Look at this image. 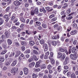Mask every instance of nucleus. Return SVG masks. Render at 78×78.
<instances>
[{"label": "nucleus", "instance_id": "obj_63", "mask_svg": "<svg viewBox=\"0 0 78 78\" xmlns=\"http://www.w3.org/2000/svg\"><path fill=\"white\" fill-rule=\"evenodd\" d=\"M52 39H57V37L56 36H54L52 37Z\"/></svg>", "mask_w": 78, "mask_h": 78}, {"label": "nucleus", "instance_id": "obj_28", "mask_svg": "<svg viewBox=\"0 0 78 78\" xmlns=\"http://www.w3.org/2000/svg\"><path fill=\"white\" fill-rule=\"evenodd\" d=\"M71 76L72 78H76L75 74V73H73L71 75Z\"/></svg>", "mask_w": 78, "mask_h": 78}, {"label": "nucleus", "instance_id": "obj_44", "mask_svg": "<svg viewBox=\"0 0 78 78\" xmlns=\"http://www.w3.org/2000/svg\"><path fill=\"white\" fill-rule=\"evenodd\" d=\"M24 25H25V24H24V23H22L21 24V26H20V27L21 28H22V29H23V27L24 26Z\"/></svg>", "mask_w": 78, "mask_h": 78}, {"label": "nucleus", "instance_id": "obj_7", "mask_svg": "<svg viewBox=\"0 0 78 78\" xmlns=\"http://www.w3.org/2000/svg\"><path fill=\"white\" fill-rule=\"evenodd\" d=\"M77 33V30H72L70 33L71 35H75V34H76Z\"/></svg>", "mask_w": 78, "mask_h": 78}, {"label": "nucleus", "instance_id": "obj_29", "mask_svg": "<svg viewBox=\"0 0 78 78\" xmlns=\"http://www.w3.org/2000/svg\"><path fill=\"white\" fill-rule=\"evenodd\" d=\"M17 55H16L15 56V57H17V56H19V55H20L21 53L20 52V51H17Z\"/></svg>", "mask_w": 78, "mask_h": 78}, {"label": "nucleus", "instance_id": "obj_32", "mask_svg": "<svg viewBox=\"0 0 78 78\" xmlns=\"http://www.w3.org/2000/svg\"><path fill=\"white\" fill-rule=\"evenodd\" d=\"M12 28L13 30H16V29H17L18 28H19V27H16L15 26H13L12 27Z\"/></svg>", "mask_w": 78, "mask_h": 78}, {"label": "nucleus", "instance_id": "obj_40", "mask_svg": "<svg viewBox=\"0 0 78 78\" xmlns=\"http://www.w3.org/2000/svg\"><path fill=\"white\" fill-rule=\"evenodd\" d=\"M55 15L54 14H53L52 15H51L50 16H49V18L50 19H51V18H53V17H54Z\"/></svg>", "mask_w": 78, "mask_h": 78}, {"label": "nucleus", "instance_id": "obj_61", "mask_svg": "<svg viewBox=\"0 0 78 78\" xmlns=\"http://www.w3.org/2000/svg\"><path fill=\"white\" fill-rule=\"evenodd\" d=\"M21 49L23 51H24V50H25V46H22L21 47Z\"/></svg>", "mask_w": 78, "mask_h": 78}, {"label": "nucleus", "instance_id": "obj_4", "mask_svg": "<svg viewBox=\"0 0 78 78\" xmlns=\"http://www.w3.org/2000/svg\"><path fill=\"white\" fill-rule=\"evenodd\" d=\"M14 5L15 6H19L20 5V3L18 0H16L14 2Z\"/></svg>", "mask_w": 78, "mask_h": 78}, {"label": "nucleus", "instance_id": "obj_23", "mask_svg": "<svg viewBox=\"0 0 78 78\" xmlns=\"http://www.w3.org/2000/svg\"><path fill=\"white\" fill-rule=\"evenodd\" d=\"M8 51L7 50H6V49H5L4 50H3L2 52L1 53V55H5L6 53Z\"/></svg>", "mask_w": 78, "mask_h": 78}, {"label": "nucleus", "instance_id": "obj_55", "mask_svg": "<svg viewBox=\"0 0 78 78\" xmlns=\"http://www.w3.org/2000/svg\"><path fill=\"white\" fill-rule=\"evenodd\" d=\"M51 2H50L49 3V5L50 6H51V5H53V2H53V0H51Z\"/></svg>", "mask_w": 78, "mask_h": 78}, {"label": "nucleus", "instance_id": "obj_14", "mask_svg": "<svg viewBox=\"0 0 78 78\" xmlns=\"http://www.w3.org/2000/svg\"><path fill=\"white\" fill-rule=\"evenodd\" d=\"M58 57L59 58H62V54L60 52H58Z\"/></svg>", "mask_w": 78, "mask_h": 78}, {"label": "nucleus", "instance_id": "obj_3", "mask_svg": "<svg viewBox=\"0 0 78 78\" xmlns=\"http://www.w3.org/2000/svg\"><path fill=\"white\" fill-rule=\"evenodd\" d=\"M76 55H75V54H71L70 55V57L73 59H76Z\"/></svg>", "mask_w": 78, "mask_h": 78}, {"label": "nucleus", "instance_id": "obj_51", "mask_svg": "<svg viewBox=\"0 0 78 78\" xmlns=\"http://www.w3.org/2000/svg\"><path fill=\"white\" fill-rule=\"evenodd\" d=\"M31 14L32 15H34L35 13H34V11H33V10H31L30 12Z\"/></svg>", "mask_w": 78, "mask_h": 78}, {"label": "nucleus", "instance_id": "obj_34", "mask_svg": "<svg viewBox=\"0 0 78 78\" xmlns=\"http://www.w3.org/2000/svg\"><path fill=\"white\" fill-rule=\"evenodd\" d=\"M40 44H44V40H41L40 41Z\"/></svg>", "mask_w": 78, "mask_h": 78}, {"label": "nucleus", "instance_id": "obj_59", "mask_svg": "<svg viewBox=\"0 0 78 78\" xmlns=\"http://www.w3.org/2000/svg\"><path fill=\"white\" fill-rule=\"evenodd\" d=\"M32 60H33V59L31 58H30L28 60V62H31L32 61Z\"/></svg>", "mask_w": 78, "mask_h": 78}, {"label": "nucleus", "instance_id": "obj_8", "mask_svg": "<svg viewBox=\"0 0 78 78\" xmlns=\"http://www.w3.org/2000/svg\"><path fill=\"white\" fill-rule=\"evenodd\" d=\"M4 18L6 19L5 20L6 22H8L9 20V16L8 15H5L3 16Z\"/></svg>", "mask_w": 78, "mask_h": 78}, {"label": "nucleus", "instance_id": "obj_33", "mask_svg": "<svg viewBox=\"0 0 78 78\" xmlns=\"http://www.w3.org/2000/svg\"><path fill=\"white\" fill-rule=\"evenodd\" d=\"M60 39L62 42H64V40L65 39V37L62 36L61 37Z\"/></svg>", "mask_w": 78, "mask_h": 78}, {"label": "nucleus", "instance_id": "obj_56", "mask_svg": "<svg viewBox=\"0 0 78 78\" xmlns=\"http://www.w3.org/2000/svg\"><path fill=\"white\" fill-rule=\"evenodd\" d=\"M56 19H57V18H54L51 19V20H52V21L53 22L54 21H55V20H56Z\"/></svg>", "mask_w": 78, "mask_h": 78}, {"label": "nucleus", "instance_id": "obj_48", "mask_svg": "<svg viewBox=\"0 0 78 78\" xmlns=\"http://www.w3.org/2000/svg\"><path fill=\"white\" fill-rule=\"evenodd\" d=\"M48 70H50V69H51V66L50 65H48Z\"/></svg>", "mask_w": 78, "mask_h": 78}, {"label": "nucleus", "instance_id": "obj_54", "mask_svg": "<svg viewBox=\"0 0 78 78\" xmlns=\"http://www.w3.org/2000/svg\"><path fill=\"white\" fill-rule=\"evenodd\" d=\"M40 65L36 63V65H35V67H37V68L39 67H40Z\"/></svg>", "mask_w": 78, "mask_h": 78}, {"label": "nucleus", "instance_id": "obj_24", "mask_svg": "<svg viewBox=\"0 0 78 78\" xmlns=\"http://www.w3.org/2000/svg\"><path fill=\"white\" fill-rule=\"evenodd\" d=\"M21 44L23 45H26L27 44V42L23 41H21Z\"/></svg>", "mask_w": 78, "mask_h": 78}, {"label": "nucleus", "instance_id": "obj_10", "mask_svg": "<svg viewBox=\"0 0 78 78\" xmlns=\"http://www.w3.org/2000/svg\"><path fill=\"white\" fill-rule=\"evenodd\" d=\"M41 69H46L47 66H46V65L43 64L41 66Z\"/></svg>", "mask_w": 78, "mask_h": 78}, {"label": "nucleus", "instance_id": "obj_38", "mask_svg": "<svg viewBox=\"0 0 78 78\" xmlns=\"http://www.w3.org/2000/svg\"><path fill=\"white\" fill-rule=\"evenodd\" d=\"M65 61L68 62H69V58L68 57H66L65 58Z\"/></svg>", "mask_w": 78, "mask_h": 78}, {"label": "nucleus", "instance_id": "obj_18", "mask_svg": "<svg viewBox=\"0 0 78 78\" xmlns=\"http://www.w3.org/2000/svg\"><path fill=\"white\" fill-rule=\"evenodd\" d=\"M14 45L16 46V47H20V44L18 42H15L14 43Z\"/></svg>", "mask_w": 78, "mask_h": 78}, {"label": "nucleus", "instance_id": "obj_2", "mask_svg": "<svg viewBox=\"0 0 78 78\" xmlns=\"http://www.w3.org/2000/svg\"><path fill=\"white\" fill-rule=\"evenodd\" d=\"M59 51L61 52H65L66 53L67 55H68V51L66 48H65L64 49L63 48H60L59 49Z\"/></svg>", "mask_w": 78, "mask_h": 78}, {"label": "nucleus", "instance_id": "obj_36", "mask_svg": "<svg viewBox=\"0 0 78 78\" xmlns=\"http://www.w3.org/2000/svg\"><path fill=\"white\" fill-rule=\"evenodd\" d=\"M50 60H51V64L53 65L55 64V60H54V59H53V58H51V59H50Z\"/></svg>", "mask_w": 78, "mask_h": 78}, {"label": "nucleus", "instance_id": "obj_43", "mask_svg": "<svg viewBox=\"0 0 78 78\" xmlns=\"http://www.w3.org/2000/svg\"><path fill=\"white\" fill-rule=\"evenodd\" d=\"M77 44V40H75L73 42V44L74 45H76Z\"/></svg>", "mask_w": 78, "mask_h": 78}, {"label": "nucleus", "instance_id": "obj_30", "mask_svg": "<svg viewBox=\"0 0 78 78\" xmlns=\"http://www.w3.org/2000/svg\"><path fill=\"white\" fill-rule=\"evenodd\" d=\"M14 55H15V52H13V53H12L9 55V58H11V57H12V56H14Z\"/></svg>", "mask_w": 78, "mask_h": 78}, {"label": "nucleus", "instance_id": "obj_47", "mask_svg": "<svg viewBox=\"0 0 78 78\" xmlns=\"http://www.w3.org/2000/svg\"><path fill=\"white\" fill-rule=\"evenodd\" d=\"M64 68L65 70L69 69V67H68V66H64Z\"/></svg>", "mask_w": 78, "mask_h": 78}, {"label": "nucleus", "instance_id": "obj_5", "mask_svg": "<svg viewBox=\"0 0 78 78\" xmlns=\"http://www.w3.org/2000/svg\"><path fill=\"white\" fill-rule=\"evenodd\" d=\"M76 50L75 48H73L72 49V53H74L75 55H77V53L76 52Z\"/></svg>", "mask_w": 78, "mask_h": 78}, {"label": "nucleus", "instance_id": "obj_60", "mask_svg": "<svg viewBox=\"0 0 78 78\" xmlns=\"http://www.w3.org/2000/svg\"><path fill=\"white\" fill-rule=\"evenodd\" d=\"M68 63H69V62L65 60L63 63V64L64 65H66V64H67Z\"/></svg>", "mask_w": 78, "mask_h": 78}, {"label": "nucleus", "instance_id": "obj_1", "mask_svg": "<svg viewBox=\"0 0 78 78\" xmlns=\"http://www.w3.org/2000/svg\"><path fill=\"white\" fill-rule=\"evenodd\" d=\"M17 70H18V68L17 67L12 68L11 69V72L12 75H16V72H17Z\"/></svg>", "mask_w": 78, "mask_h": 78}, {"label": "nucleus", "instance_id": "obj_41", "mask_svg": "<svg viewBox=\"0 0 78 78\" xmlns=\"http://www.w3.org/2000/svg\"><path fill=\"white\" fill-rule=\"evenodd\" d=\"M73 27L74 28H76L77 27V24L75 23H74L73 24Z\"/></svg>", "mask_w": 78, "mask_h": 78}, {"label": "nucleus", "instance_id": "obj_11", "mask_svg": "<svg viewBox=\"0 0 78 78\" xmlns=\"http://www.w3.org/2000/svg\"><path fill=\"white\" fill-rule=\"evenodd\" d=\"M32 60H34V61H37L38 58H37L36 56L35 55H33L32 57Z\"/></svg>", "mask_w": 78, "mask_h": 78}, {"label": "nucleus", "instance_id": "obj_64", "mask_svg": "<svg viewBox=\"0 0 78 78\" xmlns=\"http://www.w3.org/2000/svg\"><path fill=\"white\" fill-rule=\"evenodd\" d=\"M61 28H62V27H61V26L58 27L57 28L58 31H59V30H61Z\"/></svg>", "mask_w": 78, "mask_h": 78}, {"label": "nucleus", "instance_id": "obj_37", "mask_svg": "<svg viewBox=\"0 0 78 78\" xmlns=\"http://www.w3.org/2000/svg\"><path fill=\"white\" fill-rule=\"evenodd\" d=\"M39 76L41 77V76H43L44 75V73H40L38 74Z\"/></svg>", "mask_w": 78, "mask_h": 78}, {"label": "nucleus", "instance_id": "obj_26", "mask_svg": "<svg viewBox=\"0 0 78 78\" xmlns=\"http://www.w3.org/2000/svg\"><path fill=\"white\" fill-rule=\"evenodd\" d=\"M33 53L35 55H38V52H37V51L36 50H34L33 51Z\"/></svg>", "mask_w": 78, "mask_h": 78}, {"label": "nucleus", "instance_id": "obj_25", "mask_svg": "<svg viewBox=\"0 0 78 78\" xmlns=\"http://www.w3.org/2000/svg\"><path fill=\"white\" fill-rule=\"evenodd\" d=\"M20 19L21 21V22H22L24 23L25 22V20L23 18V17L22 18H20Z\"/></svg>", "mask_w": 78, "mask_h": 78}, {"label": "nucleus", "instance_id": "obj_15", "mask_svg": "<svg viewBox=\"0 0 78 78\" xmlns=\"http://www.w3.org/2000/svg\"><path fill=\"white\" fill-rule=\"evenodd\" d=\"M17 64V60H15L11 64L12 66H16V64Z\"/></svg>", "mask_w": 78, "mask_h": 78}, {"label": "nucleus", "instance_id": "obj_17", "mask_svg": "<svg viewBox=\"0 0 78 78\" xmlns=\"http://www.w3.org/2000/svg\"><path fill=\"white\" fill-rule=\"evenodd\" d=\"M51 44L54 46H56L57 44V42L55 41H51Z\"/></svg>", "mask_w": 78, "mask_h": 78}, {"label": "nucleus", "instance_id": "obj_50", "mask_svg": "<svg viewBox=\"0 0 78 78\" xmlns=\"http://www.w3.org/2000/svg\"><path fill=\"white\" fill-rule=\"evenodd\" d=\"M5 65L6 66H8L10 65V63L9 62H7L5 63Z\"/></svg>", "mask_w": 78, "mask_h": 78}, {"label": "nucleus", "instance_id": "obj_6", "mask_svg": "<svg viewBox=\"0 0 78 78\" xmlns=\"http://www.w3.org/2000/svg\"><path fill=\"white\" fill-rule=\"evenodd\" d=\"M24 74L25 75H27L29 73L28 69V68H24Z\"/></svg>", "mask_w": 78, "mask_h": 78}, {"label": "nucleus", "instance_id": "obj_16", "mask_svg": "<svg viewBox=\"0 0 78 78\" xmlns=\"http://www.w3.org/2000/svg\"><path fill=\"white\" fill-rule=\"evenodd\" d=\"M34 12L35 14H38L39 13V9H35L34 10Z\"/></svg>", "mask_w": 78, "mask_h": 78}, {"label": "nucleus", "instance_id": "obj_46", "mask_svg": "<svg viewBox=\"0 0 78 78\" xmlns=\"http://www.w3.org/2000/svg\"><path fill=\"white\" fill-rule=\"evenodd\" d=\"M33 20H30V22H29V24L30 25H33Z\"/></svg>", "mask_w": 78, "mask_h": 78}, {"label": "nucleus", "instance_id": "obj_19", "mask_svg": "<svg viewBox=\"0 0 78 78\" xmlns=\"http://www.w3.org/2000/svg\"><path fill=\"white\" fill-rule=\"evenodd\" d=\"M16 15L15 14H13L12 16L11 20H14L15 18L16 17Z\"/></svg>", "mask_w": 78, "mask_h": 78}, {"label": "nucleus", "instance_id": "obj_45", "mask_svg": "<svg viewBox=\"0 0 78 78\" xmlns=\"http://www.w3.org/2000/svg\"><path fill=\"white\" fill-rule=\"evenodd\" d=\"M65 58H66V55L64 54H63V56L62 57V59H65Z\"/></svg>", "mask_w": 78, "mask_h": 78}, {"label": "nucleus", "instance_id": "obj_9", "mask_svg": "<svg viewBox=\"0 0 78 78\" xmlns=\"http://www.w3.org/2000/svg\"><path fill=\"white\" fill-rule=\"evenodd\" d=\"M34 65H35V63L34 62H32L29 64V67L30 68H32L34 66Z\"/></svg>", "mask_w": 78, "mask_h": 78}, {"label": "nucleus", "instance_id": "obj_31", "mask_svg": "<svg viewBox=\"0 0 78 78\" xmlns=\"http://www.w3.org/2000/svg\"><path fill=\"white\" fill-rule=\"evenodd\" d=\"M42 26L44 28H47V25L45 23H43V24L42 25Z\"/></svg>", "mask_w": 78, "mask_h": 78}, {"label": "nucleus", "instance_id": "obj_42", "mask_svg": "<svg viewBox=\"0 0 78 78\" xmlns=\"http://www.w3.org/2000/svg\"><path fill=\"white\" fill-rule=\"evenodd\" d=\"M32 76H33V78H37V76L36 75V74H33Z\"/></svg>", "mask_w": 78, "mask_h": 78}, {"label": "nucleus", "instance_id": "obj_58", "mask_svg": "<svg viewBox=\"0 0 78 78\" xmlns=\"http://www.w3.org/2000/svg\"><path fill=\"white\" fill-rule=\"evenodd\" d=\"M42 9H43V12L44 13H46L47 12L46 11V10H45V9H44V8L42 7Z\"/></svg>", "mask_w": 78, "mask_h": 78}, {"label": "nucleus", "instance_id": "obj_12", "mask_svg": "<svg viewBox=\"0 0 78 78\" xmlns=\"http://www.w3.org/2000/svg\"><path fill=\"white\" fill-rule=\"evenodd\" d=\"M7 41L8 44L9 45H11V44H12V41H11V40L10 39H8Z\"/></svg>", "mask_w": 78, "mask_h": 78}, {"label": "nucleus", "instance_id": "obj_20", "mask_svg": "<svg viewBox=\"0 0 78 78\" xmlns=\"http://www.w3.org/2000/svg\"><path fill=\"white\" fill-rule=\"evenodd\" d=\"M5 34L7 37H9V33L8 31L5 32Z\"/></svg>", "mask_w": 78, "mask_h": 78}, {"label": "nucleus", "instance_id": "obj_62", "mask_svg": "<svg viewBox=\"0 0 78 78\" xmlns=\"http://www.w3.org/2000/svg\"><path fill=\"white\" fill-rule=\"evenodd\" d=\"M22 17H23V13H21L20 14V16H19V18H22Z\"/></svg>", "mask_w": 78, "mask_h": 78}, {"label": "nucleus", "instance_id": "obj_27", "mask_svg": "<svg viewBox=\"0 0 78 78\" xmlns=\"http://www.w3.org/2000/svg\"><path fill=\"white\" fill-rule=\"evenodd\" d=\"M61 66H59L57 68V71H58V72H60L61 70Z\"/></svg>", "mask_w": 78, "mask_h": 78}, {"label": "nucleus", "instance_id": "obj_22", "mask_svg": "<svg viewBox=\"0 0 78 78\" xmlns=\"http://www.w3.org/2000/svg\"><path fill=\"white\" fill-rule=\"evenodd\" d=\"M0 61L1 62H4V61H5V58H4V57L0 56Z\"/></svg>", "mask_w": 78, "mask_h": 78}, {"label": "nucleus", "instance_id": "obj_49", "mask_svg": "<svg viewBox=\"0 0 78 78\" xmlns=\"http://www.w3.org/2000/svg\"><path fill=\"white\" fill-rule=\"evenodd\" d=\"M44 59H48V56L45 55L44 56Z\"/></svg>", "mask_w": 78, "mask_h": 78}, {"label": "nucleus", "instance_id": "obj_13", "mask_svg": "<svg viewBox=\"0 0 78 78\" xmlns=\"http://www.w3.org/2000/svg\"><path fill=\"white\" fill-rule=\"evenodd\" d=\"M29 45L30 46H33L34 45V42L33 41H29Z\"/></svg>", "mask_w": 78, "mask_h": 78}, {"label": "nucleus", "instance_id": "obj_21", "mask_svg": "<svg viewBox=\"0 0 78 78\" xmlns=\"http://www.w3.org/2000/svg\"><path fill=\"white\" fill-rule=\"evenodd\" d=\"M53 56V53L52 52H51L50 53V55L49 57V59H51V58H52Z\"/></svg>", "mask_w": 78, "mask_h": 78}, {"label": "nucleus", "instance_id": "obj_39", "mask_svg": "<svg viewBox=\"0 0 78 78\" xmlns=\"http://www.w3.org/2000/svg\"><path fill=\"white\" fill-rule=\"evenodd\" d=\"M36 23L37 26H39L40 25H41V23L37 21L36 22Z\"/></svg>", "mask_w": 78, "mask_h": 78}, {"label": "nucleus", "instance_id": "obj_52", "mask_svg": "<svg viewBox=\"0 0 78 78\" xmlns=\"http://www.w3.org/2000/svg\"><path fill=\"white\" fill-rule=\"evenodd\" d=\"M7 45L6 44H3L2 45V46L3 47L5 48V49H6V48H7Z\"/></svg>", "mask_w": 78, "mask_h": 78}, {"label": "nucleus", "instance_id": "obj_57", "mask_svg": "<svg viewBox=\"0 0 78 78\" xmlns=\"http://www.w3.org/2000/svg\"><path fill=\"white\" fill-rule=\"evenodd\" d=\"M71 16H73V15H76V12H73L71 13Z\"/></svg>", "mask_w": 78, "mask_h": 78}, {"label": "nucleus", "instance_id": "obj_35", "mask_svg": "<svg viewBox=\"0 0 78 78\" xmlns=\"http://www.w3.org/2000/svg\"><path fill=\"white\" fill-rule=\"evenodd\" d=\"M30 49H28L26 50L25 51V53H27V54H28V53H30Z\"/></svg>", "mask_w": 78, "mask_h": 78}, {"label": "nucleus", "instance_id": "obj_53", "mask_svg": "<svg viewBox=\"0 0 78 78\" xmlns=\"http://www.w3.org/2000/svg\"><path fill=\"white\" fill-rule=\"evenodd\" d=\"M73 18V16H70L68 17L67 18L68 20H70V19H72Z\"/></svg>", "mask_w": 78, "mask_h": 78}]
</instances>
